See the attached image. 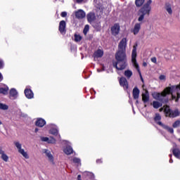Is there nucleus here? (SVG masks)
I'll return each instance as SVG.
<instances>
[{"instance_id": "12", "label": "nucleus", "mask_w": 180, "mask_h": 180, "mask_svg": "<svg viewBox=\"0 0 180 180\" xmlns=\"http://www.w3.org/2000/svg\"><path fill=\"white\" fill-rule=\"evenodd\" d=\"M65 21L62 20L59 23V31L62 34H64L65 33Z\"/></svg>"}, {"instance_id": "19", "label": "nucleus", "mask_w": 180, "mask_h": 180, "mask_svg": "<svg viewBox=\"0 0 180 180\" xmlns=\"http://www.w3.org/2000/svg\"><path fill=\"white\" fill-rule=\"evenodd\" d=\"M65 154L67 155H70L74 153V150H72V148L71 146H67L64 150H63Z\"/></svg>"}, {"instance_id": "5", "label": "nucleus", "mask_w": 180, "mask_h": 180, "mask_svg": "<svg viewBox=\"0 0 180 180\" xmlns=\"http://www.w3.org/2000/svg\"><path fill=\"white\" fill-rule=\"evenodd\" d=\"M127 46V39L126 38H123L119 45H118V51L115 55L122 56V54H126V46Z\"/></svg>"}, {"instance_id": "21", "label": "nucleus", "mask_w": 180, "mask_h": 180, "mask_svg": "<svg viewBox=\"0 0 180 180\" xmlns=\"http://www.w3.org/2000/svg\"><path fill=\"white\" fill-rule=\"evenodd\" d=\"M142 101L144 103L148 102V91L146 90L145 93L142 94Z\"/></svg>"}, {"instance_id": "3", "label": "nucleus", "mask_w": 180, "mask_h": 180, "mask_svg": "<svg viewBox=\"0 0 180 180\" xmlns=\"http://www.w3.org/2000/svg\"><path fill=\"white\" fill-rule=\"evenodd\" d=\"M136 57H137V48L136 46H133V50H132V53H131V61H132V64L134 65V67H135V68L137 70L141 82H143L144 81V79H143V76H141V72L140 71V68L139 66V63H137V60H136Z\"/></svg>"}, {"instance_id": "32", "label": "nucleus", "mask_w": 180, "mask_h": 180, "mask_svg": "<svg viewBox=\"0 0 180 180\" xmlns=\"http://www.w3.org/2000/svg\"><path fill=\"white\" fill-rule=\"evenodd\" d=\"M48 143L49 144H56V139H54L53 137L49 138Z\"/></svg>"}, {"instance_id": "28", "label": "nucleus", "mask_w": 180, "mask_h": 180, "mask_svg": "<svg viewBox=\"0 0 180 180\" xmlns=\"http://www.w3.org/2000/svg\"><path fill=\"white\" fill-rule=\"evenodd\" d=\"M0 94L6 95V94H8V88H0Z\"/></svg>"}, {"instance_id": "31", "label": "nucleus", "mask_w": 180, "mask_h": 180, "mask_svg": "<svg viewBox=\"0 0 180 180\" xmlns=\"http://www.w3.org/2000/svg\"><path fill=\"white\" fill-rule=\"evenodd\" d=\"M0 109H2V110H8V107L6 104L0 103Z\"/></svg>"}, {"instance_id": "23", "label": "nucleus", "mask_w": 180, "mask_h": 180, "mask_svg": "<svg viewBox=\"0 0 180 180\" xmlns=\"http://www.w3.org/2000/svg\"><path fill=\"white\" fill-rule=\"evenodd\" d=\"M10 96L14 98H16V96H18V91H16V89H11L10 90Z\"/></svg>"}, {"instance_id": "4", "label": "nucleus", "mask_w": 180, "mask_h": 180, "mask_svg": "<svg viewBox=\"0 0 180 180\" xmlns=\"http://www.w3.org/2000/svg\"><path fill=\"white\" fill-rule=\"evenodd\" d=\"M165 108V112L166 114V116H168V117H178V116H180V110L178 108H175L174 110H171L169 108V106L168 105H164Z\"/></svg>"}, {"instance_id": "9", "label": "nucleus", "mask_w": 180, "mask_h": 180, "mask_svg": "<svg viewBox=\"0 0 180 180\" xmlns=\"http://www.w3.org/2000/svg\"><path fill=\"white\" fill-rule=\"evenodd\" d=\"M44 153L46 154L50 162H51L52 164H54V158L53 157V155H51V152H50V150L47 149H45L44 150Z\"/></svg>"}, {"instance_id": "26", "label": "nucleus", "mask_w": 180, "mask_h": 180, "mask_svg": "<svg viewBox=\"0 0 180 180\" xmlns=\"http://www.w3.org/2000/svg\"><path fill=\"white\" fill-rule=\"evenodd\" d=\"M173 154L175 157H176L177 158H179V157H180V150H179V149H174L173 150Z\"/></svg>"}, {"instance_id": "8", "label": "nucleus", "mask_w": 180, "mask_h": 180, "mask_svg": "<svg viewBox=\"0 0 180 180\" xmlns=\"http://www.w3.org/2000/svg\"><path fill=\"white\" fill-rule=\"evenodd\" d=\"M158 124H159V126H161L162 127H163V129H165V130H167V131H168L169 133H171V134H174V129L173 128H171L168 125H165V124H162V122H158Z\"/></svg>"}, {"instance_id": "38", "label": "nucleus", "mask_w": 180, "mask_h": 180, "mask_svg": "<svg viewBox=\"0 0 180 180\" xmlns=\"http://www.w3.org/2000/svg\"><path fill=\"white\" fill-rule=\"evenodd\" d=\"M150 60H151L152 63H154V64H157V58L153 57V58H151Z\"/></svg>"}, {"instance_id": "46", "label": "nucleus", "mask_w": 180, "mask_h": 180, "mask_svg": "<svg viewBox=\"0 0 180 180\" xmlns=\"http://www.w3.org/2000/svg\"><path fill=\"white\" fill-rule=\"evenodd\" d=\"M1 124H2V122H1V121H0V125H1Z\"/></svg>"}, {"instance_id": "43", "label": "nucleus", "mask_w": 180, "mask_h": 180, "mask_svg": "<svg viewBox=\"0 0 180 180\" xmlns=\"http://www.w3.org/2000/svg\"><path fill=\"white\" fill-rule=\"evenodd\" d=\"M143 67H147V63L143 62Z\"/></svg>"}, {"instance_id": "20", "label": "nucleus", "mask_w": 180, "mask_h": 180, "mask_svg": "<svg viewBox=\"0 0 180 180\" xmlns=\"http://www.w3.org/2000/svg\"><path fill=\"white\" fill-rule=\"evenodd\" d=\"M124 75L126 77V78H127V79H130V78H131L133 76V72L130 70H127L124 71Z\"/></svg>"}, {"instance_id": "33", "label": "nucleus", "mask_w": 180, "mask_h": 180, "mask_svg": "<svg viewBox=\"0 0 180 180\" xmlns=\"http://www.w3.org/2000/svg\"><path fill=\"white\" fill-rule=\"evenodd\" d=\"M72 161L75 164H77V165H79L81 164V160H79V158H74Z\"/></svg>"}, {"instance_id": "13", "label": "nucleus", "mask_w": 180, "mask_h": 180, "mask_svg": "<svg viewBox=\"0 0 180 180\" xmlns=\"http://www.w3.org/2000/svg\"><path fill=\"white\" fill-rule=\"evenodd\" d=\"M0 155L3 161H4L5 162H8L9 157L7 156V155L5 153V151H4L2 149H0Z\"/></svg>"}, {"instance_id": "2", "label": "nucleus", "mask_w": 180, "mask_h": 180, "mask_svg": "<svg viewBox=\"0 0 180 180\" xmlns=\"http://www.w3.org/2000/svg\"><path fill=\"white\" fill-rule=\"evenodd\" d=\"M115 60L117 62H113L112 65L115 67L117 70L122 71V70H124L127 66L126 54L122 53V55H115Z\"/></svg>"}, {"instance_id": "11", "label": "nucleus", "mask_w": 180, "mask_h": 180, "mask_svg": "<svg viewBox=\"0 0 180 180\" xmlns=\"http://www.w3.org/2000/svg\"><path fill=\"white\" fill-rule=\"evenodd\" d=\"M87 20L89 22V23H92V22H95L96 20V16L94 13H89L87 14Z\"/></svg>"}, {"instance_id": "29", "label": "nucleus", "mask_w": 180, "mask_h": 180, "mask_svg": "<svg viewBox=\"0 0 180 180\" xmlns=\"http://www.w3.org/2000/svg\"><path fill=\"white\" fill-rule=\"evenodd\" d=\"M88 32H89V25H86L84 28L83 33L85 36H86V33H88Z\"/></svg>"}, {"instance_id": "44", "label": "nucleus", "mask_w": 180, "mask_h": 180, "mask_svg": "<svg viewBox=\"0 0 180 180\" xmlns=\"http://www.w3.org/2000/svg\"><path fill=\"white\" fill-rule=\"evenodd\" d=\"M3 63L2 61H0V68H2Z\"/></svg>"}, {"instance_id": "17", "label": "nucleus", "mask_w": 180, "mask_h": 180, "mask_svg": "<svg viewBox=\"0 0 180 180\" xmlns=\"http://www.w3.org/2000/svg\"><path fill=\"white\" fill-rule=\"evenodd\" d=\"M140 95V90L137 87H134L133 89V96L134 99H139Z\"/></svg>"}, {"instance_id": "16", "label": "nucleus", "mask_w": 180, "mask_h": 180, "mask_svg": "<svg viewBox=\"0 0 180 180\" xmlns=\"http://www.w3.org/2000/svg\"><path fill=\"white\" fill-rule=\"evenodd\" d=\"M94 58H101V57L103 56V51L101 49H98L94 53Z\"/></svg>"}, {"instance_id": "41", "label": "nucleus", "mask_w": 180, "mask_h": 180, "mask_svg": "<svg viewBox=\"0 0 180 180\" xmlns=\"http://www.w3.org/2000/svg\"><path fill=\"white\" fill-rule=\"evenodd\" d=\"M77 180H82V179H81V174H79L77 176Z\"/></svg>"}, {"instance_id": "1", "label": "nucleus", "mask_w": 180, "mask_h": 180, "mask_svg": "<svg viewBox=\"0 0 180 180\" xmlns=\"http://www.w3.org/2000/svg\"><path fill=\"white\" fill-rule=\"evenodd\" d=\"M151 0H149L147 1V3L141 8L138 13L139 15V18H138V22L135 24L133 30V33L134 34H139V32H140V29H141V23L143 20H144V17L146 15L149 16L150 15V11H151Z\"/></svg>"}, {"instance_id": "40", "label": "nucleus", "mask_w": 180, "mask_h": 180, "mask_svg": "<svg viewBox=\"0 0 180 180\" xmlns=\"http://www.w3.org/2000/svg\"><path fill=\"white\" fill-rule=\"evenodd\" d=\"M162 110H164V112H165V107L161 108L159 109L160 112H162Z\"/></svg>"}, {"instance_id": "24", "label": "nucleus", "mask_w": 180, "mask_h": 180, "mask_svg": "<svg viewBox=\"0 0 180 180\" xmlns=\"http://www.w3.org/2000/svg\"><path fill=\"white\" fill-rule=\"evenodd\" d=\"M152 105L155 109H158V108H161V106H162V103L158 101H153Z\"/></svg>"}, {"instance_id": "35", "label": "nucleus", "mask_w": 180, "mask_h": 180, "mask_svg": "<svg viewBox=\"0 0 180 180\" xmlns=\"http://www.w3.org/2000/svg\"><path fill=\"white\" fill-rule=\"evenodd\" d=\"M160 120H161V115H160V114H156L155 117V121L158 123V122H160Z\"/></svg>"}, {"instance_id": "15", "label": "nucleus", "mask_w": 180, "mask_h": 180, "mask_svg": "<svg viewBox=\"0 0 180 180\" xmlns=\"http://www.w3.org/2000/svg\"><path fill=\"white\" fill-rule=\"evenodd\" d=\"M25 94L26 98H27L28 99H32L34 96L33 91L27 89L25 90Z\"/></svg>"}, {"instance_id": "18", "label": "nucleus", "mask_w": 180, "mask_h": 180, "mask_svg": "<svg viewBox=\"0 0 180 180\" xmlns=\"http://www.w3.org/2000/svg\"><path fill=\"white\" fill-rule=\"evenodd\" d=\"M46 124V121L41 118H39L36 122V126L39 127H43Z\"/></svg>"}, {"instance_id": "37", "label": "nucleus", "mask_w": 180, "mask_h": 180, "mask_svg": "<svg viewBox=\"0 0 180 180\" xmlns=\"http://www.w3.org/2000/svg\"><path fill=\"white\" fill-rule=\"evenodd\" d=\"M159 79H160V81H165L166 77H165V75H160V76L159 77Z\"/></svg>"}, {"instance_id": "10", "label": "nucleus", "mask_w": 180, "mask_h": 180, "mask_svg": "<svg viewBox=\"0 0 180 180\" xmlns=\"http://www.w3.org/2000/svg\"><path fill=\"white\" fill-rule=\"evenodd\" d=\"M120 84L126 89L129 88V84L127 83V79H126V77H121L120 79Z\"/></svg>"}, {"instance_id": "47", "label": "nucleus", "mask_w": 180, "mask_h": 180, "mask_svg": "<svg viewBox=\"0 0 180 180\" xmlns=\"http://www.w3.org/2000/svg\"><path fill=\"white\" fill-rule=\"evenodd\" d=\"M35 131H37V129H35Z\"/></svg>"}, {"instance_id": "22", "label": "nucleus", "mask_w": 180, "mask_h": 180, "mask_svg": "<svg viewBox=\"0 0 180 180\" xmlns=\"http://www.w3.org/2000/svg\"><path fill=\"white\" fill-rule=\"evenodd\" d=\"M165 10L167 11V13H169V15H172V8L171 7V4H166Z\"/></svg>"}, {"instance_id": "27", "label": "nucleus", "mask_w": 180, "mask_h": 180, "mask_svg": "<svg viewBox=\"0 0 180 180\" xmlns=\"http://www.w3.org/2000/svg\"><path fill=\"white\" fill-rule=\"evenodd\" d=\"M135 4L136 6L140 7L144 4V0H136Z\"/></svg>"}, {"instance_id": "34", "label": "nucleus", "mask_w": 180, "mask_h": 180, "mask_svg": "<svg viewBox=\"0 0 180 180\" xmlns=\"http://www.w3.org/2000/svg\"><path fill=\"white\" fill-rule=\"evenodd\" d=\"M51 134H53V136H57L58 134V131L56 129H53L50 130Z\"/></svg>"}, {"instance_id": "39", "label": "nucleus", "mask_w": 180, "mask_h": 180, "mask_svg": "<svg viewBox=\"0 0 180 180\" xmlns=\"http://www.w3.org/2000/svg\"><path fill=\"white\" fill-rule=\"evenodd\" d=\"M60 16H62V18H65V16H67V12L63 11L61 13Z\"/></svg>"}, {"instance_id": "42", "label": "nucleus", "mask_w": 180, "mask_h": 180, "mask_svg": "<svg viewBox=\"0 0 180 180\" xmlns=\"http://www.w3.org/2000/svg\"><path fill=\"white\" fill-rule=\"evenodd\" d=\"M82 1H84V0H76V1L77 2V4H81V2H82Z\"/></svg>"}, {"instance_id": "48", "label": "nucleus", "mask_w": 180, "mask_h": 180, "mask_svg": "<svg viewBox=\"0 0 180 180\" xmlns=\"http://www.w3.org/2000/svg\"><path fill=\"white\" fill-rule=\"evenodd\" d=\"M97 0H95L94 2H96Z\"/></svg>"}, {"instance_id": "36", "label": "nucleus", "mask_w": 180, "mask_h": 180, "mask_svg": "<svg viewBox=\"0 0 180 180\" xmlns=\"http://www.w3.org/2000/svg\"><path fill=\"white\" fill-rule=\"evenodd\" d=\"M41 141H45L46 143H49V137H41Z\"/></svg>"}, {"instance_id": "25", "label": "nucleus", "mask_w": 180, "mask_h": 180, "mask_svg": "<svg viewBox=\"0 0 180 180\" xmlns=\"http://www.w3.org/2000/svg\"><path fill=\"white\" fill-rule=\"evenodd\" d=\"M180 127V120H176L173 124H172V128L173 129H178V127Z\"/></svg>"}, {"instance_id": "45", "label": "nucleus", "mask_w": 180, "mask_h": 180, "mask_svg": "<svg viewBox=\"0 0 180 180\" xmlns=\"http://www.w3.org/2000/svg\"><path fill=\"white\" fill-rule=\"evenodd\" d=\"M1 78H2V75H1V73H0V79H1Z\"/></svg>"}, {"instance_id": "6", "label": "nucleus", "mask_w": 180, "mask_h": 180, "mask_svg": "<svg viewBox=\"0 0 180 180\" xmlns=\"http://www.w3.org/2000/svg\"><path fill=\"white\" fill-rule=\"evenodd\" d=\"M14 146H15L18 153L24 157L26 160H29V154L27 152L25 151V149L22 148V143L19 141H14Z\"/></svg>"}, {"instance_id": "14", "label": "nucleus", "mask_w": 180, "mask_h": 180, "mask_svg": "<svg viewBox=\"0 0 180 180\" xmlns=\"http://www.w3.org/2000/svg\"><path fill=\"white\" fill-rule=\"evenodd\" d=\"M75 16L78 19H83L85 17V12L82 10H79L75 13Z\"/></svg>"}, {"instance_id": "30", "label": "nucleus", "mask_w": 180, "mask_h": 180, "mask_svg": "<svg viewBox=\"0 0 180 180\" xmlns=\"http://www.w3.org/2000/svg\"><path fill=\"white\" fill-rule=\"evenodd\" d=\"M82 40V37L77 34H75V41H81Z\"/></svg>"}, {"instance_id": "7", "label": "nucleus", "mask_w": 180, "mask_h": 180, "mask_svg": "<svg viewBox=\"0 0 180 180\" xmlns=\"http://www.w3.org/2000/svg\"><path fill=\"white\" fill-rule=\"evenodd\" d=\"M120 32V25H119L118 24H115L111 27V33L113 36H117Z\"/></svg>"}]
</instances>
